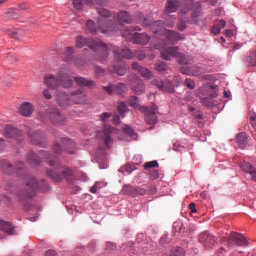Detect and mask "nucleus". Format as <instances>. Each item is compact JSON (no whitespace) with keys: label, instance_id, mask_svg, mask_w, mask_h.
<instances>
[{"label":"nucleus","instance_id":"423d86ee","mask_svg":"<svg viewBox=\"0 0 256 256\" xmlns=\"http://www.w3.org/2000/svg\"><path fill=\"white\" fill-rule=\"evenodd\" d=\"M44 83L50 89H57V87H64V89H69L73 86V79L69 77V74L60 71L55 75H48L44 78Z\"/></svg>","mask_w":256,"mask_h":256},{"label":"nucleus","instance_id":"5fc2aeb1","mask_svg":"<svg viewBox=\"0 0 256 256\" xmlns=\"http://www.w3.org/2000/svg\"><path fill=\"white\" fill-rule=\"evenodd\" d=\"M112 123L114 125H120L121 124V118L119 117V115H114L113 119H112Z\"/></svg>","mask_w":256,"mask_h":256},{"label":"nucleus","instance_id":"f704fd0d","mask_svg":"<svg viewBox=\"0 0 256 256\" xmlns=\"http://www.w3.org/2000/svg\"><path fill=\"white\" fill-rule=\"evenodd\" d=\"M152 29L154 31V34H161L162 31H164L163 24L158 20L157 22H154L152 24Z\"/></svg>","mask_w":256,"mask_h":256},{"label":"nucleus","instance_id":"72a5a7b5","mask_svg":"<svg viewBox=\"0 0 256 256\" xmlns=\"http://www.w3.org/2000/svg\"><path fill=\"white\" fill-rule=\"evenodd\" d=\"M1 167L2 171H4L6 175H11V173H13V166L8 161L2 160Z\"/></svg>","mask_w":256,"mask_h":256},{"label":"nucleus","instance_id":"1a4fd4ad","mask_svg":"<svg viewBox=\"0 0 256 256\" xmlns=\"http://www.w3.org/2000/svg\"><path fill=\"white\" fill-rule=\"evenodd\" d=\"M57 101L60 107L67 109V107L71 105V101L76 105H83L84 103H87V95L78 89L72 92L71 95H67L66 93L58 95Z\"/></svg>","mask_w":256,"mask_h":256},{"label":"nucleus","instance_id":"cd10ccee","mask_svg":"<svg viewBox=\"0 0 256 256\" xmlns=\"http://www.w3.org/2000/svg\"><path fill=\"white\" fill-rule=\"evenodd\" d=\"M237 143L240 149H245L248 145V134L246 132H240L237 135Z\"/></svg>","mask_w":256,"mask_h":256},{"label":"nucleus","instance_id":"6e6d98bb","mask_svg":"<svg viewBox=\"0 0 256 256\" xmlns=\"http://www.w3.org/2000/svg\"><path fill=\"white\" fill-rule=\"evenodd\" d=\"M15 168L17 169V171H23V169H25V164L21 161L16 163Z\"/></svg>","mask_w":256,"mask_h":256},{"label":"nucleus","instance_id":"e433bc0d","mask_svg":"<svg viewBox=\"0 0 256 256\" xmlns=\"http://www.w3.org/2000/svg\"><path fill=\"white\" fill-rule=\"evenodd\" d=\"M155 68L158 72L161 73H165L169 70V66L166 64V62H160L159 64H156Z\"/></svg>","mask_w":256,"mask_h":256},{"label":"nucleus","instance_id":"b1692460","mask_svg":"<svg viewBox=\"0 0 256 256\" xmlns=\"http://www.w3.org/2000/svg\"><path fill=\"white\" fill-rule=\"evenodd\" d=\"M74 81L79 87H88L89 89H93L95 87V82L93 80H87L83 77H75Z\"/></svg>","mask_w":256,"mask_h":256},{"label":"nucleus","instance_id":"864d4df0","mask_svg":"<svg viewBox=\"0 0 256 256\" xmlns=\"http://www.w3.org/2000/svg\"><path fill=\"white\" fill-rule=\"evenodd\" d=\"M104 91H106V93H108L109 95H112L113 91H115V88L111 85L104 86Z\"/></svg>","mask_w":256,"mask_h":256},{"label":"nucleus","instance_id":"8fccbe9b","mask_svg":"<svg viewBox=\"0 0 256 256\" xmlns=\"http://www.w3.org/2000/svg\"><path fill=\"white\" fill-rule=\"evenodd\" d=\"M105 74V70H103V68L96 66L95 67V75L96 77H101V75Z\"/></svg>","mask_w":256,"mask_h":256},{"label":"nucleus","instance_id":"f3484780","mask_svg":"<svg viewBox=\"0 0 256 256\" xmlns=\"http://www.w3.org/2000/svg\"><path fill=\"white\" fill-rule=\"evenodd\" d=\"M181 72L182 74H188L190 76H201V74H204L205 68H203L201 65L191 66V68L183 66L181 68Z\"/></svg>","mask_w":256,"mask_h":256},{"label":"nucleus","instance_id":"69168bd1","mask_svg":"<svg viewBox=\"0 0 256 256\" xmlns=\"http://www.w3.org/2000/svg\"><path fill=\"white\" fill-rule=\"evenodd\" d=\"M143 25H151V22H149V19H147V17H145L144 19H143Z\"/></svg>","mask_w":256,"mask_h":256},{"label":"nucleus","instance_id":"dca6fc26","mask_svg":"<svg viewBox=\"0 0 256 256\" xmlns=\"http://www.w3.org/2000/svg\"><path fill=\"white\" fill-rule=\"evenodd\" d=\"M157 167H159L158 161H149L144 165V169L148 170L149 177L152 179V181L159 179V171H157Z\"/></svg>","mask_w":256,"mask_h":256},{"label":"nucleus","instance_id":"de8ad7c7","mask_svg":"<svg viewBox=\"0 0 256 256\" xmlns=\"http://www.w3.org/2000/svg\"><path fill=\"white\" fill-rule=\"evenodd\" d=\"M185 84L188 88H190V90H194L196 84L194 82V80H191L190 78H186L185 80Z\"/></svg>","mask_w":256,"mask_h":256},{"label":"nucleus","instance_id":"c9c22d12","mask_svg":"<svg viewBox=\"0 0 256 256\" xmlns=\"http://www.w3.org/2000/svg\"><path fill=\"white\" fill-rule=\"evenodd\" d=\"M86 27L88 31H90V33L92 34H96L98 31L97 26L95 25V22H93L92 20H88L86 22Z\"/></svg>","mask_w":256,"mask_h":256},{"label":"nucleus","instance_id":"9d476101","mask_svg":"<svg viewBox=\"0 0 256 256\" xmlns=\"http://www.w3.org/2000/svg\"><path fill=\"white\" fill-rule=\"evenodd\" d=\"M161 56L163 60H171V58H176L180 64H190L192 59L190 56H185L179 52V48L171 47V48H163L161 50Z\"/></svg>","mask_w":256,"mask_h":256},{"label":"nucleus","instance_id":"412c9836","mask_svg":"<svg viewBox=\"0 0 256 256\" xmlns=\"http://www.w3.org/2000/svg\"><path fill=\"white\" fill-rule=\"evenodd\" d=\"M28 137H30V141L34 144V145H43V132L41 131H34L28 132Z\"/></svg>","mask_w":256,"mask_h":256},{"label":"nucleus","instance_id":"7ed1b4c3","mask_svg":"<svg viewBox=\"0 0 256 256\" xmlns=\"http://www.w3.org/2000/svg\"><path fill=\"white\" fill-rule=\"evenodd\" d=\"M201 13V3L200 1L193 0H183L182 8L179 11V24L178 29L184 31L186 29V23H195L197 17Z\"/></svg>","mask_w":256,"mask_h":256},{"label":"nucleus","instance_id":"774afa93","mask_svg":"<svg viewBox=\"0 0 256 256\" xmlns=\"http://www.w3.org/2000/svg\"><path fill=\"white\" fill-rule=\"evenodd\" d=\"M108 247H110L112 251L117 248L114 243H108Z\"/></svg>","mask_w":256,"mask_h":256},{"label":"nucleus","instance_id":"338daca9","mask_svg":"<svg viewBox=\"0 0 256 256\" xmlns=\"http://www.w3.org/2000/svg\"><path fill=\"white\" fill-rule=\"evenodd\" d=\"M91 193H97V184H95L93 187L90 189Z\"/></svg>","mask_w":256,"mask_h":256},{"label":"nucleus","instance_id":"79ce46f5","mask_svg":"<svg viewBox=\"0 0 256 256\" xmlns=\"http://www.w3.org/2000/svg\"><path fill=\"white\" fill-rule=\"evenodd\" d=\"M213 98H215V96H211L209 98H201V102L205 106H213Z\"/></svg>","mask_w":256,"mask_h":256},{"label":"nucleus","instance_id":"f03ea898","mask_svg":"<svg viewBox=\"0 0 256 256\" xmlns=\"http://www.w3.org/2000/svg\"><path fill=\"white\" fill-rule=\"evenodd\" d=\"M22 188L18 190V197L20 201H28L33 199L39 191L45 193L49 191V184L45 180L37 179V177L31 174H23L21 176Z\"/></svg>","mask_w":256,"mask_h":256},{"label":"nucleus","instance_id":"58836bf2","mask_svg":"<svg viewBox=\"0 0 256 256\" xmlns=\"http://www.w3.org/2000/svg\"><path fill=\"white\" fill-rule=\"evenodd\" d=\"M174 228L176 231H180V233L185 231V225L183 221L180 220L174 222Z\"/></svg>","mask_w":256,"mask_h":256},{"label":"nucleus","instance_id":"aec40b11","mask_svg":"<svg viewBox=\"0 0 256 256\" xmlns=\"http://www.w3.org/2000/svg\"><path fill=\"white\" fill-rule=\"evenodd\" d=\"M165 36L167 40L172 43L179 42V40H185V36H183V34L174 32V30H165Z\"/></svg>","mask_w":256,"mask_h":256},{"label":"nucleus","instance_id":"9b49d317","mask_svg":"<svg viewBox=\"0 0 256 256\" xmlns=\"http://www.w3.org/2000/svg\"><path fill=\"white\" fill-rule=\"evenodd\" d=\"M63 149L69 155H73V153H75V151H77V147L75 145V142L73 140L69 139V138L62 139L61 144L55 143L53 148H52V151L56 155H61V153H63Z\"/></svg>","mask_w":256,"mask_h":256},{"label":"nucleus","instance_id":"6e6552de","mask_svg":"<svg viewBox=\"0 0 256 256\" xmlns=\"http://www.w3.org/2000/svg\"><path fill=\"white\" fill-rule=\"evenodd\" d=\"M130 106H132V108H134L135 110H141V112H144L145 121L147 122V124H157V120H158L157 104H152L151 109H150L145 106H142V104H140V101L138 100V98L135 96H132L130 98Z\"/></svg>","mask_w":256,"mask_h":256},{"label":"nucleus","instance_id":"c85d7f7f","mask_svg":"<svg viewBox=\"0 0 256 256\" xmlns=\"http://www.w3.org/2000/svg\"><path fill=\"white\" fill-rule=\"evenodd\" d=\"M132 90H134L135 94H143L146 90V86L142 80H137L134 86H132Z\"/></svg>","mask_w":256,"mask_h":256},{"label":"nucleus","instance_id":"7c9ffc66","mask_svg":"<svg viewBox=\"0 0 256 256\" xmlns=\"http://www.w3.org/2000/svg\"><path fill=\"white\" fill-rule=\"evenodd\" d=\"M244 63L248 67L256 66V52H250L249 56L244 58Z\"/></svg>","mask_w":256,"mask_h":256},{"label":"nucleus","instance_id":"603ef678","mask_svg":"<svg viewBox=\"0 0 256 256\" xmlns=\"http://www.w3.org/2000/svg\"><path fill=\"white\" fill-rule=\"evenodd\" d=\"M131 138L133 139V141H137L138 134H137V132H135V130H133V128H131V126H130V141H131Z\"/></svg>","mask_w":256,"mask_h":256},{"label":"nucleus","instance_id":"393cba45","mask_svg":"<svg viewBox=\"0 0 256 256\" xmlns=\"http://www.w3.org/2000/svg\"><path fill=\"white\" fill-rule=\"evenodd\" d=\"M241 169L242 171L250 175V177L252 178V181L256 182V167H253L251 163H243L241 165Z\"/></svg>","mask_w":256,"mask_h":256},{"label":"nucleus","instance_id":"20e7f679","mask_svg":"<svg viewBox=\"0 0 256 256\" xmlns=\"http://www.w3.org/2000/svg\"><path fill=\"white\" fill-rule=\"evenodd\" d=\"M40 156L42 159H47L48 165L50 167H54L55 170H48L47 175L52 179L53 181H63V179H69L73 172L71 169L66 168L65 166H61V162H59V159L57 157H53L51 154L45 151L40 152Z\"/></svg>","mask_w":256,"mask_h":256},{"label":"nucleus","instance_id":"e2e57ef3","mask_svg":"<svg viewBox=\"0 0 256 256\" xmlns=\"http://www.w3.org/2000/svg\"><path fill=\"white\" fill-rule=\"evenodd\" d=\"M218 24H219L220 31H221V29H223V27H226L225 19H220V22H218Z\"/></svg>","mask_w":256,"mask_h":256},{"label":"nucleus","instance_id":"0eeeda50","mask_svg":"<svg viewBox=\"0 0 256 256\" xmlns=\"http://www.w3.org/2000/svg\"><path fill=\"white\" fill-rule=\"evenodd\" d=\"M114 53V62L112 63V71L113 73H117V75L123 76L127 73V68L125 67V63L123 59H129V48H115L113 50Z\"/></svg>","mask_w":256,"mask_h":256},{"label":"nucleus","instance_id":"bb28decb","mask_svg":"<svg viewBox=\"0 0 256 256\" xmlns=\"http://www.w3.org/2000/svg\"><path fill=\"white\" fill-rule=\"evenodd\" d=\"M5 135L6 137L13 138V137H21L23 135L22 131H19L17 128L13 126H8L5 128Z\"/></svg>","mask_w":256,"mask_h":256},{"label":"nucleus","instance_id":"a18cd8bd","mask_svg":"<svg viewBox=\"0 0 256 256\" xmlns=\"http://www.w3.org/2000/svg\"><path fill=\"white\" fill-rule=\"evenodd\" d=\"M109 119H111V113L109 112H104L100 115V121H102V123H107Z\"/></svg>","mask_w":256,"mask_h":256},{"label":"nucleus","instance_id":"13d9d810","mask_svg":"<svg viewBox=\"0 0 256 256\" xmlns=\"http://www.w3.org/2000/svg\"><path fill=\"white\" fill-rule=\"evenodd\" d=\"M44 256H57V252L54 250H48Z\"/></svg>","mask_w":256,"mask_h":256},{"label":"nucleus","instance_id":"f8f14e48","mask_svg":"<svg viewBox=\"0 0 256 256\" xmlns=\"http://www.w3.org/2000/svg\"><path fill=\"white\" fill-rule=\"evenodd\" d=\"M48 117L54 125H65L67 121V118L57 108L50 109Z\"/></svg>","mask_w":256,"mask_h":256},{"label":"nucleus","instance_id":"49530a36","mask_svg":"<svg viewBox=\"0 0 256 256\" xmlns=\"http://www.w3.org/2000/svg\"><path fill=\"white\" fill-rule=\"evenodd\" d=\"M66 57L64 58V61H70L71 55H73V47H67L65 50Z\"/></svg>","mask_w":256,"mask_h":256},{"label":"nucleus","instance_id":"bf43d9fd","mask_svg":"<svg viewBox=\"0 0 256 256\" xmlns=\"http://www.w3.org/2000/svg\"><path fill=\"white\" fill-rule=\"evenodd\" d=\"M250 122H251V124H252L254 130H256V116H252V117L250 118Z\"/></svg>","mask_w":256,"mask_h":256},{"label":"nucleus","instance_id":"a878e982","mask_svg":"<svg viewBox=\"0 0 256 256\" xmlns=\"http://www.w3.org/2000/svg\"><path fill=\"white\" fill-rule=\"evenodd\" d=\"M0 231H3L8 235H13L15 233V227L11 222L0 220Z\"/></svg>","mask_w":256,"mask_h":256},{"label":"nucleus","instance_id":"ddd939ff","mask_svg":"<svg viewBox=\"0 0 256 256\" xmlns=\"http://www.w3.org/2000/svg\"><path fill=\"white\" fill-rule=\"evenodd\" d=\"M152 84L162 92H175V86L171 80H153Z\"/></svg>","mask_w":256,"mask_h":256},{"label":"nucleus","instance_id":"37998d69","mask_svg":"<svg viewBox=\"0 0 256 256\" xmlns=\"http://www.w3.org/2000/svg\"><path fill=\"white\" fill-rule=\"evenodd\" d=\"M73 7L77 11H81L83 9V0H73Z\"/></svg>","mask_w":256,"mask_h":256},{"label":"nucleus","instance_id":"39448f33","mask_svg":"<svg viewBox=\"0 0 256 256\" xmlns=\"http://www.w3.org/2000/svg\"><path fill=\"white\" fill-rule=\"evenodd\" d=\"M86 46L92 49V51H100L101 54L98 57V61H100V63H105V61H107L109 53L107 52V45L103 43V41L87 39L83 36H78L76 38V47L78 49H83V47Z\"/></svg>","mask_w":256,"mask_h":256},{"label":"nucleus","instance_id":"3c124183","mask_svg":"<svg viewBox=\"0 0 256 256\" xmlns=\"http://www.w3.org/2000/svg\"><path fill=\"white\" fill-rule=\"evenodd\" d=\"M8 35H9L12 39H19V32L15 31V30H9V31H8Z\"/></svg>","mask_w":256,"mask_h":256},{"label":"nucleus","instance_id":"680f3d73","mask_svg":"<svg viewBox=\"0 0 256 256\" xmlns=\"http://www.w3.org/2000/svg\"><path fill=\"white\" fill-rule=\"evenodd\" d=\"M120 171L122 173H129V165L126 164L125 166L121 167Z\"/></svg>","mask_w":256,"mask_h":256},{"label":"nucleus","instance_id":"2eb2a0df","mask_svg":"<svg viewBox=\"0 0 256 256\" xmlns=\"http://www.w3.org/2000/svg\"><path fill=\"white\" fill-rule=\"evenodd\" d=\"M199 241L201 243H204V245H206V247H212L213 245H216V243H217V239H216L215 235H213L209 231H204L203 233H200Z\"/></svg>","mask_w":256,"mask_h":256},{"label":"nucleus","instance_id":"c756f323","mask_svg":"<svg viewBox=\"0 0 256 256\" xmlns=\"http://www.w3.org/2000/svg\"><path fill=\"white\" fill-rule=\"evenodd\" d=\"M179 2L178 0H168L166 3V11L167 13H174V11H177Z\"/></svg>","mask_w":256,"mask_h":256},{"label":"nucleus","instance_id":"a19ab883","mask_svg":"<svg viewBox=\"0 0 256 256\" xmlns=\"http://www.w3.org/2000/svg\"><path fill=\"white\" fill-rule=\"evenodd\" d=\"M97 13L101 17H111V12H109V10H107L105 8H98Z\"/></svg>","mask_w":256,"mask_h":256},{"label":"nucleus","instance_id":"473e14b6","mask_svg":"<svg viewBox=\"0 0 256 256\" xmlns=\"http://www.w3.org/2000/svg\"><path fill=\"white\" fill-rule=\"evenodd\" d=\"M114 89L121 97H125V95H127V84L118 83Z\"/></svg>","mask_w":256,"mask_h":256},{"label":"nucleus","instance_id":"09e8293b","mask_svg":"<svg viewBox=\"0 0 256 256\" xmlns=\"http://www.w3.org/2000/svg\"><path fill=\"white\" fill-rule=\"evenodd\" d=\"M211 31H212V34H214L215 36H217V34L221 33V28L219 27V22H218V24H214V26H212Z\"/></svg>","mask_w":256,"mask_h":256},{"label":"nucleus","instance_id":"4468645a","mask_svg":"<svg viewBox=\"0 0 256 256\" xmlns=\"http://www.w3.org/2000/svg\"><path fill=\"white\" fill-rule=\"evenodd\" d=\"M228 245L229 246H233V245H239V246H243V245H248V241L246 239V237H244V235H242V233H230L229 237H228Z\"/></svg>","mask_w":256,"mask_h":256},{"label":"nucleus","instance_id":"4be33fe9","mask_svg":"<svg viewBox=\"0 0 256 256\" xmlns=\"http://www.w3.org/2000/svg\"><path fill=\"white\" fill-rule=\"evenodd\" d=\"M132 68L134 70H137L139 74L143 76V78H152L153 76V72H151V70H149L148 68H144L143 66H140L138 62H134L132 64Z\"/></svg>","mask_w":256,"mask_h":256},{"label":"nucleus","instance_id":"f257e3e1","mask_svg":"<svg viewBox=\"0 0 256 256\" xmlns=\"http://www.w3.org/2000/svg\"><path fill=\"white\" fill-rule=\"evenodd\" d=\"M129 12L120 11L114 15L113 20L98 19V29L106 34L120 31L122 37L129 39Z\"/></svg>","mask_w":256,"mask_h":256},{"label":"nucleus","instance_id":"5701e85b","mask_svg":"<svg viewBox=\"0 0 256 256\" xmlns=\"http://www.w3.org/2000/svg\"><path fill=\"white\" fill-rule=\"evenodd\" d=\"M132 40L135 42V44H141L142 46H147L149 44L151 38L148 36V34H134Z\"/></svg>","mask_w":256,"mask_h":256},{"label":"nucleus","instance_id":"0e129e2a","mask_svg":"<svg viewBox=\"0 0 256 256\" xmlns=\"http://www.w3.org/2000/svg\"><path fill=\"white\" fill-rule=\"evenodd\" d=\"M5 149V140L0 138V151H3Z\"/></svg>","mask_w":256,"mask_h":256},{"label":"nucleus","instance_id":"ea45409f","mask_svg":"<svg viewBox=\"0 0 256 256\" xmlns=\"http://www.w3.org/2000/svg\"><path fill=\"white\" fill-rule=\"evenodd\" d=\"M117 109L121 117H125V112L127 111V104L125 102H120Z\"/></svg>","mask_w":256,"mask_h":256},{"label":"nucleus","instance_id":"052dcab7","mask_svg":"<svg viewBox=\"0 0 256 256\" xmlns=\"http://www.w3.org/2000/svg\"><path fill=\"white\" fill-rule=\"evenodd\" d=\"M43 95H44V97H45V99H51V93H49V90H44L43 91Z\"/></svg>","mask_w":256,"mask_h":256},{"label":"nucleus","instance_id":"a211bd4d","mask_svg":"<svg viewBox=\"0 0 256 256\" xmlns=\"http://www.w3.org/2000/svg\"><path fill=\"white\" fill-rule=\"evenodd\" d=\"M113 131H115V128H113V126L106 125V126H104V129L102 132H98V137L103 139L106 147H109V145L111 143L110 135H111V133H113Z\"/></svg>","mask_w":256,"mask_h":256},{"label":"nucleus","instance_id":"4c0bfd02","mask_svg":"<svg viewBox=\"0 0 256 256\" xmlns=\"http://www.w3.org/2000/svg\"><path fill=\"white\" fill-rule=\"evenodd\" d=\"M170 256H185V249H183V247H175V249L171 251Z\"/></svg>","mask_w":256,"mask_h":256},{"label":"nucleus","instance_id":"c03bdc74","mask_svg":"<svg viewBox=\"0 0 256 256\" xmlns=\"http://www.w3.org/2000/svg\"><path fill=\"white\" fill-rule=\"evenodd\" d=\"M5 17L6 19H17L19 15H17V12L13 10H9L8 12L5 13Z\"/></svg>","mask_w":256,"mask_h":256},{"label":"nucleus","instance_id":"2f4dec72","mask_svg":"<svg viewBox=\"0 0 256 256\" xmlns=\"http://www.w3.org/2000/svg\"><path fill=\"white\" fill-rule=\"evenodd\" d=\"M27 161L30 165H39V163H41V158L35 153L30 152L27 156Z\"/></svg>","mask_w":256,"mask_h":256},{"label":"nucleus","instance_id":"4d7b16f0","mask_svg":"<svg viewBox=\"0 0 256 256\" xmlns=\"http://www.w3.org/2000/svg\"><path fill=\"white\" fill-rule=\"evenodd\" d=\"M189 207H190L191 213H197V209H196V204L195 203H190Z\"/></svg>","mask_w":256,"mask_h":256},{"label":"nucleus","instance_id":"6ab92c4d","mask_svg":"<svg viewBox=\"0 0 256 256\" xmlns=\"http://www.w3.org/2000/svg\"><path fill=\"white\" fill-rule=\"evenodd\" d=\"M33 111H34V108L31 102L22 103L18 109V113L20 115H23V117H29L30 115L33 114Z\"/></svg>","mask_w":256,"mask_h":256}]
</instances>
